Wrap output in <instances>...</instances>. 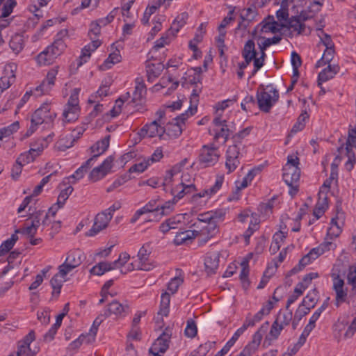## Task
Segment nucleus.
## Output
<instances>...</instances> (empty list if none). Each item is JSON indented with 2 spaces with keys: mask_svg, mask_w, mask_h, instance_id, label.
I'll return each mask as SVG.
<instances>
[{
  "mask_svg": "<svg viewBox=\"0 0 356 356\" xmlns=\"http://www.w3.org/2000/svg\"><path fill=\"white\" fill-rule=\"evenodd\" d=\"M92 161V159H89L86 161L82 165H81L73 175L70 176L67 178H65L66 180L69 181L70 179H74V182L76 181L81 179L83 177L85 173L87 172L88 169L90 167V163Z\"/></svg>",
  "mask_w": 356,
  "mask_h": 356,
  "instance_id": "41",
  "label": "nucleus"
},
{
  "mask_svg": "<svg viewBox=\"0 0 356 356\" xmlns=\"http://www.w3.org/2000/svg\"><path fill=\"white\" fill-rule=\"evenodd\" d=\"M82 261L83 253L79 249L70 250L67 253V256L65 259V261H67V263L70 264V265L73 266L74 268L78 267L82 263Z\"/></svg>",
  "mask_w": 356,
  "mask_h": 356,
  "instance_id": "35",
  "label": "nucleus"
},
{
  "mask_svg": "<svg viewBox=\"0 0 356 356\" xmlns=\"http://www.w3.org/2000/svg\"><path fill=\"white\" fill-rule=\"evenodd\" d=\"M121 56L118 51L111 53L108 58L104 61V65L107 68H110L111 65L118 63L120 61Z\"/></svg>",
  "mask_w": 356,
  "mask_h": 356,
  "instance_id": "62",
  "label": "nucleus"
},
{
  "mask_svg": "<svg viewBox=\"0 0 356 356\" xmlns=\"http://www.w3.org/2000/svg\"><path fill=\"white\" fill-rule=\"evenodd\" d=\"M242 56L245 60H253L254 70L252 72L250 77L254 76L264 64L265 52H262L261 56L257 58L255 44L252 40H249L245 42L242 51Z\"/></svg>",
  "mask_w": 356,
  "mask_h": 356,
  "instance_id": "6",
  "label": "nucleus"
},
{
  "mask_svg": "<svg viewBox=\"0 0 356 356\" xmlns=\"http://www.w3.org/2000/svg\"><path fill=\"white\" fill-rule=\"evenodd\" d=\"M110 138V135H108L102 140H98L91 147V152L94 154V155L90 158L92 159V161L96 160L99 155L106 151L109 147Z\"/></svg>",
  "mask_w": 356,
  "mask_h": 356,
  "instance_id": "27",
  "label": "nucleus"
},
{
  "mask_svg": "<svg viewBox=\"0 0 356 356\" xmlns=\"http://www.w3.org/2000/svg\"><path fill=\"white\" fill-rule=\"evenodd\" d=\"M113 159L112 156L107 157L103 163L92 169L89 175V179L93 182H96L103 179L108 173H109L113 167Z\"/></svg>",
  "mask_w": 356,
  "mask_h": 356,
  "instance_id": "15",
  "label": "nucleus"
},
{
  "mask_svg": "<svg viewBox=\"0 0 356 356\" xmlns=\"http://www.w3.org/2000/svg\"><path fill=\"white\" fill-rule=\"evenodd\" d=\"M339 70V67L338 65H328L327 67L319 72L318 76V86H321L323 82H326L332 79Z\"/></svg>",
  "mask_w": 356,
  "mask_h": 356,
  "instance_id": "29",
  "label": "nucleus"
},
{
  "mask_svg": "<svg viewBox=\"0 0 356 356\" xmlns=\"http://www.w3.org/2000/svg\"><path fill=\"white\" fill-rule=\"evenodd\" d=\"M129 312V307L128 305H124L117 300H113L108 305L104 316L106 318L113 314L116 316L123 317L127 316Z\"/></svg>",
  "mask_w": 356,
  "mask_h": 356,
  "instance_id": "20",
  "label": "nucleus"
},
{
  "mask_svg": "<svg viewBox=\"0 0 356 356\" xmlns=\"http://www.w3.org/2000/svg\"><path fill=\"white\" fill-rule=\"evenodd\" d=\"M195 237H197L196 230H186L179 232L175 235L174 243L177 245L188 243Z\"/></svg>",
  "mask_w": 356,
  "mask_h": 356,
  "instance_id": "31",
  "label": "nucleus"
},
{
  "mask_svg": "<svg viewBox=\"0 0 356 356\" xmlns=\"http://www.w3.org/2000/svg\"><path fill=\"white\" fill-rule=\"evenodd\" d=\"M284 329L281 325L278 323H276L275 321L272 324L269 333L266 336L265 342L266 341H275L276 340L280 334L281 331Z\"/></svg>",
  "mask_w": 356,
  "mask_h": 356,
  "instance_id": "52",
  "label": "nucleus"
},
{
  "mask_svg": "<svg viewBox=\"0 0 356 356\" xmlns=\"http://www.w3.org/2000/svg\"><path fill=\"white\" fill-rule=\"evenodd\" d=\"M147 213H150V217L153 216L154 220H156V216L159 213V204H157L156 200H150L143 207L137 210L131 219V222H136L141 215Z\"/></svg>",
  "mask_w": 356,
  "mask_h": 356,
  "instance_id": "21",
  "label": "nucleus"
},
{
  "mask_svg": "<svg viewBox=\"0 0 356 356\" xmlns=\"http://www.w3.org/2000/svg\"><path fill=\"white\" fill-rule=\"evenodd\" d=\"M56 117V113L51 111L50 105L47 103L43 104L32 115L31 125L24 134V138L29 137L36 131L39 125L44 122H51Z\"/></svg>",
  "mask_w": 356,
  "mask_h": 356,
  "instance_id": "1",
  "label": "nucleus"
},
{
  "mask_svg": "<svg viewBox=\"0 0 356 356\" xmlns=\"http://www.w3.org/2000/svg\"><path fill=\"white\" fill-rule=\"evenodd\" d=\"M347 330V324L344 321H337L333 326V336L334 338L340 342L341 340H344L343 334Z\"/></svg>",
  "mask_w": 356,
  "mask_h": 356,
  "instance_id": "39",
  "label": "nucleus"
},
{
  "mask_svg": "<svg viewBox=\"0 0 356 356\" xmlns=\"http://www.w3.org/2000/svg\"><path fill=\"white\" fill-rule=\"evenodd\" d=\"M183 283V279L180 277H175L168 284V290L172 293H175L179 286Z\"/></svg>",
  "mask_w": 356,
  "mask_h": 356,
  "instance_id": "60",
  "label": "nucleus"
},
{
  "mask_svg": "<svg viewBox=\"0 0 356 356\" xmlns=\"http://www.w3.org/2000/svg\"><path fill=\"white\" fill-rule=\"evenodd\" d=\"M259 222L257 218H253L250 221V225L247 230L243 234V237L245 238L246 244L249 243V240L250 236L253 234V233L259 229Z\"/></svg>",
  "mask_w": 356,
  "mask_h": 356,
  "instance_id": "54",
  "label": "nucleus"
},
{
  "mask_svg": "<svg viewBox=\"0 0 356 356\" xmlns=\"http://www.w3.org/2000/svg\"><path fill=\"white\" fill-rule=\"evenodd\" d=\"M35 336L33 330L29 332L24 337L23 340L19 342L17 356H34L38 350H32L30 348V344L35 340Z\"/></svg>",
  "mask_w": 356,
  "mask_h": 356,
  "instance_id": "17",
  "label": "nucleus"
},
{
  "mask_svg": "<svg viewBox=\"0 0 356 356\" xmlns=\"http://www.w3.org/2000/svg\"><path fill=\"white\" fill-rule=\"evenodd\" d=\"M130 259V255L127 252L120 254L118 259L113 262H102L105 272L122 267Z\"/></svg>",
  "mask_w": 356,
  "mask_h": 356,
  "instance_id": "30",
  "label": "nucleus"
},
{
  "mask_svg": "<svg viewBox=\"0 0 356 356\" xmlns=\"http://www.w3.org/2000/svg\"><path fill=\"white\" fill-rule=\"evenodd\" d=\"M171 335L163 332L154 342L149 352L161 353L163 354L169 347Z\"/></svg>",
  "mask_w": 356,
  "mask_h": 356,
  "instance_id": "22",
  "label": "nucleus"
},
{
  "mask_svg": "<svg viewBox=\"0 0 356 356\" xmlns=\"http://www.w3.org/2000/svg\"><path fill=\"white\" fill-rule=\"evenodd\" d=\"M318 298V292L316 289H314L304 298L302 303L303 306H307L309 309H312L317 303Z\"/></svg>",
  "mask_w": 356,
  "mask_h": 356,
  "instance_id": "44",
  "label": "nucleus"
},
{
  "mask_svg": "<svg viewBox=\"0 0 356 356\" xmlns=\"http://www.w3.org/2000/svg\"><path fill=\"white\" fill-rule=\"evenodd\" d=\"M35 157L36 156L32 152H30V150H29L22 153L17 160V163H21L22 165H25L33 161Z\"/></svg>",
  "mask_w": 356,
  "mask_h": 356,
  "instance_id": "61",
  "label": "nucleus"
},
{
  "mask_svg": "<svg viewBox=\"0 0 356 356\" xmlns=\"http://www.w3.org/2000/svg\"><path fill=\"white\" fill-rule=\"evenodd\" d=\"M163 70V65L159 62L152 63L147 60L146 63V71L148 80L153 81V80L158 77Z\"/></svg>",
  "mask_w": 356,
  "mask_h": 356,
  "instance_id": "28",
  "label": "nucleus"
},
{
  "mask_svg": "<svg viewBox=\"0 0 356 356\" xmlns=\"http://www.w3.org/2000/svg\"><path fill=\"white\" fill-rule=\"evenodd\" d=\"M188 14L186 13H182L178 15L168 29V33H171L172 36H175L180 29L186 24Z\"/></svg>",
  "mask_w": 356,
  "mask_h": 356,
  "instance_id": "32",
  "label": "nucleus"
},
{
  "mask_svg": "<svg viewBox=\"0 0 356 356\" xmlns=\"http://www.w3.org/2000/svg\"><path fill=\"white\" fill-rule=\"evenodd\" d=\"M67 184L68 181L65 179L59 184L58 187L60 189V192L57 202L49 209V213H52V216H54L57 211L64 206L66 200L74 191L73 187L70 185L67 186Z\"/></svg>",
  "mask_w": 356,
  "mask_h": 356,
  "instance_id": "11",
  "label": "nucleus"
},
{
  "mask_svg": "<svg viewBox=\"0 0 356 356\" xmlns=\"http://www.w3.org/2000/svg\"><path fill=\"white\" fill-rule=\"evenodd\" d=\"M16 4L15 0H0V18L9 16Z\"/></svg>",
  "mask_w": 356,
  "mask_h": 356,
  "instance_id": "37",
  "label": "nucleus"
},
{
  "mask_svg": "<svg viewBox=\"0 0 356 356\" xmlns=\"http://www.w3.org/2000/svg\"><path fill=\"white\" fill-rule=\"evenodd\" d=\"M220 253L218 252H211L207 254L204 259L205 270L207 274H213L219 266Z\"/></svg>",
  "mask_w": 356,
  "mask_h": 356,
  "instance_id": "25",
  "label": "nucleus"
},
{
  "mask_svg": "<svg viewBox=\"0 0 356 356\" xmlns=\"http://www.w3.org/2000/svg\"><path fill=\"white\" fill-rule=\"evenodd\" d=\"M288 26L293 31H296L298 34H300L304 32L305 24L300 21L299 17H293L287 22Z\"/></svg>",
  "mask_w": 356,
  "mask_h": 356,
  "instance_id": "51",
  "label": "nucleus"
},
{
  "mask_svg": "<svg viewBox=\"0 0 356 356\" xmlns=\"http://www.w3.org/2000/svg\"><path fill=\"white\" fill-rule=\"evenodd\" d=\"M111 219V215L105 211L97 214L95 218L94 224L89 230L88 236H93L102 230L106 229Z\"/></svg>",
  "mask_w": 356,
  "mask_h": 356,
  "instance_id": "16",
  "label": "nucleus"
},
{
  "mask_svg": "<svg viewBox=\"0 0 356 356\" xmlns=\"http://www.w3.org/2000/svg\"><path fill=\"white\" fill-rule=\"evenodd\" d=\"M18 240V236L16 233L12 234L11 237L3 241L0 245V256L8 253L14 246Z\"/></svg>",
  "mask_w": 356,
  "mask_h": 356,
  "instance_id": "46",
  "label": "nucleus"
},
{
  "mask_svg": "<svg viewBox=\"0 0 356 356\" xmlns=\"http://www.w3.org/2000/svg\"><path fill=\"white\" fill-rule=\"evenodd\" d=\"M293 313L290 309L286 310V312L280 311L275 319L276 323H278L282 327L289 325L292 320Z\"/></svg>",
  "mask_w": 356,
  "mask_h": 356,
  "instance_id": "42",
  "label": "nucleus"
},
{
  "mask_svg": "<svg viewBox=\"0 0 356 356\" xmlns=\"http://www.w3.org/2000/svg\"><path fill=\"white\" fill-rule=\"evenodd\" d=\"M213 128L209 130V134L213 136V140L218 141L220 138L223 139V143H225L230 134L231 131L226 120L222 117L216 116L212 122Z\"/></svg>",
  "mask_w": 356,
  "mask_h": 356,
  "instance_id": "8",
  "label": "nucleus"
},
{
  "mask_svg": "<svg viewBox=\"0 0 356 356\" xmlns=\"http://www.w3.org/2000/svg\"><path fill=\"white\" fill-rule=\"evenodd\" d=\"M197 333V328L193 320L189 319L187 321L186 327L184 330L185 335L188 338H194Z\"/></svg>",
  "mask_w": 356,
  "mask_h": 356,
  "instance_id": "56",
  "label": "nucleus"
},
{
  "mask_svg": "<svg viewBox=\"0 0 356 356\" xmlns=\"http://www.w3.org/2000/svg\"><path fill=\"white\" fill-rule=\"evenodd\" d=\"M47 147L46 140L44 138H38L30 144V152H32L35 156L40 155Z\"/></svg>",
  "mask_w": 356,
  "mask_h": 356,
  "instance_id": "45",
  "label": "nucleus"
},
{
  "mask_svg": "<svg viewBox=\"0 0 356 356\" xmlns=\"http://www.w3.org/2000/svg\"><path fill=\"white\" fill-rule=\"evenodd\" d=\"M19 129V123L16 121L11 124L0 129V140H2L3 138L11 136L15 132H17Z\"/></svg>",
  "mask_w": 356,
  "mask_h": 356,
  "instance_id": "49",
  "label": "nucleus"
},
{
  "mask_svg": "<svg viewBox=\"0 0 356 356\" xmlns=\"http://www.w3.org/2000/svg\"><path fill=\"white\" fill-rule=\"evenodd\" d=\"M145 93L146 88L145 84L143 82L138 81V79H137L135 90L133 93L132 101L135 103L140 102L143 98Z\"/></svg>",
  "mask_w": 356,
  "mask_h": 356,
  "instance_id": "48",
  "label": "nucleus"
},
{
  "mask_svg": "<svg viewBox=\"0 0 356 356\" xmlns=\"http://www.w3.org/2000/svg\"><path fill=\"white\" fill-rule=\"evenodd\" d=\"M269 323H264L252 335V340L244 347L237 356H251L259 347L264 334L268 330Z\"/></svg>",
  "mask_w": 356,
  "mask_h": 356,
  "instance_id": "9",
  "label": "nucleus"
},
{
  "mask_svg": "<svg viewBox=\"0 0 356 356\" xmlns=\"http://www.w3.org/2000/svg\"><path fill=\"white\" fill-rule=\"evenodd\" d=\"M200 230H196L197 236L200 237V243L204 244L212 238L218 232L217 225L210 222L207 225H197Z\"/></svg>",
  "mask_w": 356,
  "mask_h": 356,
  "instance_id": "19",
  "label": "nucleus"
},
{
  "mask_svg": "<svg viewBox=\"0 0 356 356\" xmlns=\"http://www.w3.org/2000/svg\"><path fill=\"white\" fill-rule=\"evenodd\" d=\"M220 152L214 143L204 145L200 150L198 163L201 168L213 166L219 160Z\"/></svg>",
  "mask_w": 356,
  "mask_h": 356,
  "instance_id": "4",
  "label": "nucleus"
},
{
  "mask_svg": "<svg viewBox=\"0 0 356 356\" xmlns=\"http://www.w3.org/2000/svg\"><path fill=\"white\" fill-rule=\"evenodd\" d=\"M109 92V87L106 85H102L99 87V90L95 92L94 94H92L89 99H88V103L90 104H95L96 102H99L101 99L104 97H106L108 95Z\"/></svg>",
  "mask_w": 356,
  "mask_h": 356,
  "instance_id": "43",
  "label": "nucleus"
},
{
  "mask_svg": "<svg viewBox=\"0 0 356 356\" xmlns=\"http://www.w3.org/2000/svg\"><path fill=\"white\" fill-rule=\"evenodd\" d=\"M249 259L245 258L241 263V270L239 275L240 280L241 282L243 288L247 289L250 286V281L248 279L250 269H249Z\"/></svg>",
  "mask_w": 356,
  "mask_h": 356,
  "instance_id": "34",
  "label": "nucleus"
},
{
  "mask_svg": "<svg viewBox=\"0 0 356 356\" xmlns=\"http://www.w3.org/2000/svg\"><path fill=\"white\" fill-rule=\"evenodd\" d=\"M283 180L291 188L289 193L291 195L298 192V185L300 177V170L298 167H290L289 165L283 168Z\"/></svg>",
  "mask_w": 356,
  "mask_h": 356,
  "instance_id": "10",
  "label": "nucleus"
},
{
  "mask_svg": "<svg viewBox=\"0 0 356 356\" xmlns=\"http://www.w3.org/2000/svg\"><path fill=\"white\" fill-rule=\"evenodd\" d=\"M319 257L314 248L312 249L307 254H305L300 261L295 270H300L307 265L311 264L314 260Z\"/></svg>",
  "mask_w": 356,
  "mask_h": 356,
  "instance_id": "38",
  "label": "nucleus"
},
{
  "mask_svg": "<svg viewBox=\"0 0 356 356\" xmlns=\"http://www.w3.org/2000/svg\"><path fill=\"white\" fill-rule=\"evenodd\" d=\"M343 225V213H338L336 217L332 218L330 227L327 229V236L331 238L338 237L342 232Z\"/></svg>",
  "mask_w": 356,
  "mask_h": 356,
  "instance_id": "24",
  "label": "nucleus"
},
{
  "mask_svg": "<svg viewBox=\"0 0 356 356\" xmlns=\"http://www.w3.org/2000/svg\"><path fill=\"white\" fill-rule=\"evenodd\" d=\"M66 281L67 278H64L62 276H59V274L58 273L54 275V277L51 278L50 281L51 286L53 289V296L55 295H56V296H59L63 284Z\"/></svg>",
  "mask_w": 356,
  "mask_h": 356,
  "instance_id": "40",
  "label": "nucleus"
},
{
  "mask_svg": "<svg viewBox=\"0 0 356 356\" xmlns=\"http://www.w3.org/2000/svg\"><path fill=\"white\" fill-rule=\"evenodd\" d=\"M129 92H127L126 94V95L119 97L115 101L114 106L110 111L111 115L113 118L117 117L120 115V113L122 111V107L124 103L125 102V101L127 100V96H129Z\"/></svg>",
  "mask_w": 356,
  "mask_h": 356,
  "instance_id": "53",
  "label": "nucleus"
},
{
  "mask_svg": "<svg viewBox=\"0 0 356 356\" xmlns=\"http://www.w3.org/2000/svg\"><path fill=\"white\" fill-rule=\"evenodd\" d=\"M48 83H49L46 81L45 79H44L42 83L35 88L33 90V94L35 96H40L49 92L53 86Z\"/></svg>",
  "mask_w": 356,
  "mask_h": 356,
  "instance_id": "58",
  "label": "nucleus"
},
{
  "mask_svg": "<svg viewBox=\"0 0 356 356\" xmlns=\"http://www.w3.org/2000/svg\"><path fill=\"white\" fill-rule=\"evenodd\" d=\"M186 176H188V174H184L181 176V181L180 184L181 190L178 191V187L172 190V195H174L173 198L177 201V202L185 195L192 193L196 190L195 186L193 183L186 184L184 182Z\"/></svg>",
  "mask_w": 356,
  "mask_h": 356,
  "instance_id": "23",
  "label": "nucleus"
},
{
  "mask_svg": "<svg viewBox=\"0 0 356 356\" xmlns=\"http://www.w3.org/2000/svg\"><path fill=\"white\" fill-rule=\"evenodd\" d=\"M79 89L75 88L70 95V97L65 104L63 112V120L64 122H72L76 121L80 113L79 104Z\"/></svg>",
  "mask_w": 356,
  "mask_h": 356,
  "instance_id": "5",
  "label": "nucleus"
},
{
  "mask_svg": "<svg viewBox=\"0 0 356 356\" xmlns=\"http://www.w3.org/2000/svg\"><path fill=\"white\" fill-rule=\"evenodd\" d=\"M10 48L14 54H18L24 47V40L22 35L16 34L13 35L9 42Z\"/></svg>",
  "mask_w": 356,
  "mask_h": 356,
  "instance_id": "36",
  "label": "nucleus"
},
{
  "mask_svg": "<svg viewBox=\"0 0 356 356\" xmlns=\"http://www.w3.org/2000/svg\"><path fill=\"white\" fill-rule=\"evenodd\" d=\"M49 215L52 216V213L48 212L47 213H44L43 211H38L32 213L30 216V219L31 220V225L37 229L39 227L40 224L43 226L47 225V220Z\"/></svg>",
  "mask_w": 356,
  "mask_h": 356,
  "instance_id": "33",
  "label": "nucleus"
},
{
  "mask_svg": "<svg viewBox=\"0 0 356 356\" xmlns=\"http://www.w3.org/2000/svg\"><path fill=\"white\" fill-rule=\"evenodd\" d=\"M235 102H236V99L234 97L233 99H227L220 102H218L215 106L216 113V116L220 115V117H222L220 112H222L225 109L229 106L230 104H233Z\"/></svg>",
  "mask_w": 356,
  "mask_h": 356,
  "instance_id": "57",
  "label": "nucleus"
},
{
  "mask_svg": "<svg viewBox=\"0 0 356 356\" xmlns=\"http://www.w3.org/2000/svg\"><path fill=\"white\" fill-rule=\"evenodd\" d=\"M240 147L236 144L228 147L226 152L225 167L228 173L234 172L240 164Z\"/></svg>",
  "mask_w": 356,
  "mask_h": 356,
  "instance_id": "13",
  "label": "nucleus"
},
{
  "mask_svg": "<svg viewBox=\"0 0 356 356\" xmlns=\"http://www.w3.org/2000/svg\"><path fill=\"white\" fill-rule=\"evenodd\" d=\"M63 45L59 43L52 44L46 47L36 57V61L40 65H49L63 54Z\"/></svg>",
  "mask_w": 356,
  "mask_h": 356,
  "instance_id": "7",
  "label": "nucleus"
},
{
  "mask_svg": "<svg viewBox=\"0 0 356 356\" xmlns=\"http://www.w3.org/2000/svg\"><path fill=\"white\" fill-rule=\"evenodd\" d=\"M150 243H145L138 252V259L127 266V271L145 270L149 271L153 269L156 265L149 260V255L152 253Z\"/></svg>",
  "mask_w": 356,
  "mask_h": 356,
  "instance_id": "2",
  "label": "nucleus"
},
{
  "mask_svg": "<svg viewBox=\"0 0 356 356\" xmlns=\"http://www.w3.org/2000/svg\"><path fill=\"white\" fill-rule=\"evenodd\" d=\"M286 26L285 24L276 22L273 16H268L264 19L257 27V31L259 29L261 33H276Z\"/></svg>",
  "mask_w": 356,
  "mask_h": 356,
  "instance_id": "18",
  "label": "nucleus"
},
{
  "mask_svg": "<svg viewBox=\"0 0 356 356\" xmlns=\"http://www.w3.org/2000/svg\"><path fill=\"white\" fill-rule=\"evenodd\" d=\"M165 134V127L158 121L155 120L145 124L139 132L142 138L159 137L160 139L164 138L163 136Z\"/></svg>",
  "mask_w": 356,
  "mask_h": 356,
  "instance_id": "12",
  "label": "nucleus"
},
{
  "mask_svg": "<svg viewBox=\"0 0 356 356\" xmlns=\"http://www.w3.org/2000/svg\"><path fill=\"white\" fill-rule=\"evenodd\" d=\"M347 282L353 289L356 288V264L350 267L347 275Z\"/></svg>",
  "mask_w": 356,
  "mask_h": 356,
  "instance_id": "64",
  "label": "nucleus"
},
{
  "mask_svg": "<svg viewBox=\"0 0 356 356\" xmlns=\"http://www.w3.org/2000/svg\"><path fill=\"white\" fill-rule=\"evenodd\" d=\"M336 247L337 245L332 243V241H325L318 247L314 248V250L316 251L317 254H318V255L321 256L327 251L334 250Z\"/></svg>",
  "mask_w": 356,
  "mask_h": 356,
  "instance_id": "59",
  "label": "nucleus"
},
{
  "mask_svg": "<svg viewBox=\"0 0 356 356\" xmlns=\"http://www.w3.org/2000/svg\"><path fill=\"white\" fill-rule=\"evenodd\" d=\"M149 165V160L136 163L129 168L130 172H143Z\"/></svg>",
  "mask_w": 356,
  "mask_h": 356,
  "instance_id": "63",
  "label": "nucleus"
},
{
  "mask_svg": "<svg viewBox=\"0 0 356 356\" xmlns=\"http://www.w3.org/2000/svg\"><path fill=\"white\" fill-rule=\"evenodd\" d=\"M260 39L261 41L258 42V44L262 53L264 52L266 48L270 45L278 44L282 40V38L279 35H275L273 38H266L264 36H261Z\"/></svg>",
  "mask_w": 356,
  "mask_h": 356,
  "instance_id": "47",
  "label": "nucleus"
},
{
  "mask_svg": "<svg viewBox=\"0 0 356 356\" xmlns=\"http://www.w3.org/2000/svg\"><path fill=\"white\" fill-rule=\"evenodd\" d=\"M164 127L166 134L171 138H175L181 134L184 127L183 123L179 122V119L173 118Z\"/></svg>",
  "mask_w": 356,
  "mask_h": 356,
  "instance_id": "26",
  "label": "nucleus"
},
{
  "mask_svg": "<svg viewBox=\"0 0 356 356\" xmlns=\"http://www.w3.org/2000/svg\"><path fill=\"white\" fill-rule=\"evenodd\" d=\"M17 68V65L15 63H9L5 65L3 74L0 78V89L2 92L8 89L15 81Z\"/></svg>",
  "mask_w": 356,
  "mask_h": 356,
  "instance_id": "14",
  "label": "nucleus"
},
{
  "mask_svg": "<svg viewBox=\"0 0 356 356\" xmlns=\"http://www.w3.org/2000/svg\"><path fill=\"white\" fill-rule=\"evenodd\" d=\"M279 92L272 85H268L257 92V100L259 108L268 113L279 99Z\"/></svg>",
  "mask_w": 356,
  "mask_h": 356,
  "instance_id": "3",
  "label": "nucleus"
},
{
  "mask_svg": "<svg viewBox=\"0 0 356 356\" xmlns=\"http://www.w3.org/2000/svg\"><path fill=\"white\" fill-rule=\"evenodd\" d=\"M170 35H172V34L168 33V31L163 34L159 39L155 41L152 51H158L159 49L163 48L166 44H168L170 42Z\"/></svg>",
  "mask_w": 356,
  "mask_h": 356,
  "instance_id": "55",
  "label": "nucleus"
},
{
  "mask_svg": "<svg viewBox=\"0 0 356 356\" xmlns=\"http://www.w3.org/2000/svg\"><path fill=\"white\" fill-rule=\"evenodd\" d=\"M177 203V201L172 198V200L165 202L163 204L159 205V213L156 216V221H158L162 216L168 215L172 211L173 206Z\"/></svg>",
  "mask_w": 356,
  "mask_h": 356,
  "instance_id": "50",
  "label": "nucleus"
}]
</instances>
